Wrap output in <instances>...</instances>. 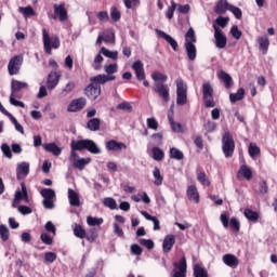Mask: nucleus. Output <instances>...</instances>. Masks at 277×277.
<instances>
[{
	"label": "nucleus",
	"instance_id": "1",
	"mask_svg": "<svg viewBox=\"0 0 277 277\" xmlns=\"http://www.w3.org/2000/svg\"><path fill=\"white\" fill-rule=\"evenodd\" d=\"M70 148L69 163L76 170H84L89 163H92V158H80L77 150H89L92 155H101V148L92 140L71 141Z\"/></svg>",
	"mask_w": 277,
	"mask_h": 277
},
{
	"label": "nucleus",
	"instance_id": "2",
	"mask_svg": "<svg viewBox=\"0 0 277 277\" xmlns=\"http://www.w3.org/2000/svg\"><path fill=\"white\" fill-rule=\"evenodd\" d=\"M43 49L48 55L53 53L52 49H60V38L50 37L45 28L42 29Z\"/></svg>",
	"mask_w": 277,
	"mask_h": 277
},
{
	"label": "nucleus",
	"instance_id": "3",
	"mask_svg": "<svg viewBox=\"0 0 277 277\" xmlns=\"http://www.w3.org/2000/svg\"><path fill=\"white\" fill-rule=\"evenodd\" d=\"M222 144L225 157H233V153H235V140H233V135L229 132L224 133Z\"/></svg>",
	"mask_w": 277,
	"mask_h": 277
},
{
	"label": "nucleus",
	"instance_id": "4",
	"mask_svg": "<svg viewBox=\"0 0 277 277\" xmlns=\"http://www.w3.org/2000/svg\"><path fill=\"white\" fill-rule=\"evenodd\" d=\"M22 66H23V56L22 55L13 56L8 64L9 75L11 76L18 75V72H21Z\"/></svg>",
	"mask_w": 277,
	"mask_h": 277
},
{
	"label": "nucleus",
	"instance_id": "5",
	"mask_svg": "<svg viewBox=\"0 0 277 277\" xmlns=\"http://www.w3.org/2000/svg\"><path fill=\"white\" fill-rule=\"evenodd\" d=\"M213 29L216 49H226V44H228V39L226 38V35L215 25H213Z\"/></svg>",
	"mask_w": 277,
	"mask_h": 277
},
{
	"label": "nucleus",
	"instance_id": "6",
	"mask_svg": "<svg viewBox=\"0 0 277 277\" xmlns=\"http://www.w3.org/2000/svg\"><path fill=\"white\" fill-rule=\"evenodd\" d=\"M175 269H173V277H186L187 276V260L182 258L180 262L174 263Z\"/></svg>",
	"mask_w": 277,
	"mask_h": 277
},
{
	"label": "nucleus",
	"instance_id": "7",
	"mask_svg": "<svg viewBox=\"0 0 277 277\" xmlns=\"http://www.w3.org/2000/svg\"><path fill=\"white\" fill-rule=\"evenodd\" d=\"M84 94L90 101H96L101 96V85L93 84L92 82L84 89Z\"/></svg>",
	"mask_w": 277,
	"mask_h": 277
},
{
	"label": "nucleus",
	"instance_id": "8",
	"mask_svg": "<svg viewBox=\"0 0 277 277\" xmlns=\"http://www.w3.org/2000/svg\"><path fill=\"white\" fill-rule=\"evenodd\" d=\"M89 81H91L94 85H105V83L109 81H116V76L100 74L97 76L91 77Z\"/></svg>",
	"mask_w": 277,
	"mask_h": 277
},
{
	"label": "nucleus",
	"instance_id": "9",
	"mask_svg": "<svg viewBox=\"0 0 277 277\" xmlns=\"http://www.w3.org/2000/svg\"><path fill=\"white\" fill-rule=\"evenodd\" d=\"M154 92H157V94L162 97V101H164V103H168L170 101V89L168 88V85L163 83H156L154 87Z\"/></svg>",
	"mask_w": 277,
	"mask_h": 277
},
{
	"label": "nucleus",
	"instance_id": "10",
	"mask_svg": "<svg viewBox=\"0 0 277 277\" xmlns=\"http://www.w3.org/2000/svg\"><path fill=\"white\" fill-rule=\"evenodd\" d=\"M132 68L136 75L137 81H144V79H146V72L144 71V63H142V61L134 62Z\"/></svg>",
	"mask_w": 277,
	"mask_h": 277
},
{
	"label": "nucleus",
	"instance_id": "11",
	"mask_svg": "<svg viewBox=\"0 0 277 277\" xmlns=\"http://www.w3.org/2000/svg\"><path fill=\"white\" fill-rule=\"evenodd\" d=\"M105 147L107 150H113L114 153H120L122 148L126 150L127 145L124 143L118 142L116 140H110L106 142Z\"/></svg>",
	"mask_w": 277,
	"mask_h": 277
},
{
	"label": "nucleus",
	"instance_id": "12",
	"mask_svg": "<svg viewBox=\"0 0 277 277\" xmlns=\"http://www.w3.org/2000/svg\"><path fill=\"white\" fill-rule=\"evenodd\" d=\"M54 14L58 16L61 23L68 19V11H66V6L64 3L54 4Z\"/></svg>",
	"mask_w": 277,
	"mask_h": 277
},
{
	"label": "nucleus",
	"instance_id": "13",
	"mask_svg": "<svg viewBox=\"0 0 277 277\" xmlns=\"http://www.w3.org/2000/svg\"><path fill=\"white\" fill-rule=\"evenodd\" d=\"M156 34L160 38H163V40H166L170 44V47L173 49V51H176V49H179V42H176V40L174 38H172V36L168 35V34H166V31L159 30V29H156Z\"/></svg>",
	"mask_w": 277,
	"mask_h": 277
},
{
	"label": "nucleus",
	"instance_id": "14",
	"mask_svg": "<svg viewBox=\"0 0 277 277\" xmlns=\"http://www.w3.org/2000/svg\"><path fill=\"white\" fill-rule=\"evenodd\" d=\"M85 103H87V101L83 97H80L78 100H74L69 104V106L67 108V111H71V113L81 111V109L85 107Z\"/></svg>",
	"mask_w": 277,
	"mask_h": 277
},
{
	"label": "nucleus",
	"instance_id": "15",
	"mask_svg": "<svg viewBox=\"0 0 277 277\" xmlns=\"http://www.w3.org/2000/svg\"><path fill=\"white\" fill-rule=\"evenodd\" d=\"M187 198L190 202H195V205H198V202H200V194L198 193V188L196 187V185L188 186Z\"/></svg>",
	"mask_w": 277,
	"mask_h": 277
},
{
	"label": "nucleus",
	"instance_id": "16",
	"mask_svg": "<svg viewBox=\"0 0 277 277\" xmlns=\"http://www.w3.org/2000/svg\"><path fill=\"white\" fill-rule=\"evenodd\" d=\"M57 83H60V75L55 71H51L47 78L48 90H55V88H57Z\"/></svg>",
	"mask_w": 277,
	"mask_h": 277
},
{
	"label": "nucleus",
	"instance_id": "17",
	"mask_svg": "<svg viewBox=\"0 0 277 277\" xmlns=\"http://www.w3.org/2000/svg\"><path fill=\"white\" fill-rule=\"evenodd\" d=\"M68 200L70 207H81V198L79 193L75 192L72 188H68Z\"/></svg>",
	"mask_w": 277,
	"mask_h": 277
},
{
	"label": "nucleus",
	"instance_id": "18",
	"mask_svg": "<svg viewBox=\"0 0 277 277\" xmlns=\"http://www.w3.org/2000/svg\"><path fill=\"white\" fill-rule=\"evenodd\" d=\"M42 146L47 153H51L54 157L62 155V147L57 146L55 143H45Z\"/></svg>",
	"mask_w": 277,
	"mask_h": 277
},
{
	"label": "nucleus",
	"instance_id": "19",
	"mask_svg": "<svg viewBox=\"0 0 277 277\" xmlns=\"http://www.w3.org/2000/svg\"><path fill=\"white\" fill-rule=\"evenodd\" d=\"M174 243H176V238L174 237V235H168L167 237H164L163 243H162L163 252L166 253L170 252Z\"/></svg>",
	"mask_w": 277,
	"mask_h": 277
},
{
	"label": "nucleus",
	"instance_id": "20",
	"mask_svg": "<svg viewBox=\"0 0 277 277\" xmlns=\"http://www.w3.org/2000/svg\"><path fill=\"white\" fill-rule=\"evenodd\" d=\"M17 179H25L29 174V164L28 162H22L17 164L16 169Z\"/></svg>",
	"mask_w": 277,
	"mask_h": 277
},
{
	"label": "nucleus",
	"instance_id": "21",
	"mask_svg": "<svg viewBox=\"0 0 277 277\" xmlns=\"http://www.w3.org/2000/svg\"><path fill=\"white\" fill-rule=\"evenodd\" d=\"M223 263H225V265H227L228 267H233V269H235V267L239 265V260L233 254H225L223 256Z\"/></svg>",
	"mask_w": 277,
	"mask_h": 277
},
{
	"label": "nucleus",
	"instance_id": "22",
	"mask_svg": "<svg viewBox=\"0 0 277 277\" xmlns=\"http://www.w3.org/2000/svg\"><path fill=\"white\" fill-rule=\"evenodd\" d=\"M258 43L260 45V51H262L263 55H266L269 50V38L267 36L260 37L258 38Z\"/></svg>",
	"mask_w": 277,
	"mask_h": 277
},
{
	"label": "nucleus",
	"instance_id": "23",
	"mask_svg": "<svg viewBox=\"0 0 277 277\" xmlns=\"http://www.w3.org/2000/svg\"><path fill=\"white\" fill-rule=\"evenodd\" d=\"M232 4H228V1L227 0H220L217 3H216V6L214 9V12L216 14H224L227 12L228 8H230Z\"/></svg>",
	"mask_w": 277,
	"mask_h": 277
},
{
	"label": "nucleus",
	"instance_id": "24",
	"mask_svg": "<svg viewBox=\"0 0 277 277\" xmlns=\"http://www.w3.org/2000/svg\"><path fill=\"white\" fill-rule=\"evenodd\" d=\"M219 79H221V81H223V83H225V88H227V90H228V88H232L233 77H230V75L226 74V71L220 70Z\"/></svg>",
	"mask_w": 277,
	"mask_h": 277
},
{
	"label": "nucleus",
	"instance_id": "25",
	"mask_svg": "<svg viewBox=\"0 0 277 277\" xmlns=\"http://www.w3.org/2000/svg\"><path fill=\"white\" fill-rule=\"evenodd\" d=\"M21 187H22V192L17 190L15 193L14 198L18 201H21L24 198V200H26V202H29V195L27 194V186H25V183H22Z\"/></svg>",
	"mask_w": 277,
	"mask_h": 277
},
{
	"label": "nucleus",
	"instance_id": "26",
	"mask_svg": "<svg viewBox=\"0 0 277 277\" xmlns=\"http://www.w3.org/2000/svg\"><path fill=\"white\" fill-rule=\"evenodd\" d=\"M153 176L154 185H156V187H161V185H163V175H161V170L155 167L153 170Z\"/></svg>",
	"mask_w": 277,
	"mask_h": 277
},
{
	"label": "nucleus",
	"instance_id": "27",
	"mask_svg": "<svg viewBox=\"0 0 277 277\" xmlns=\"http://www.w3.org/2000/svg\"><path fill=\"white\" fill-rule=\"evenodd\" d=\"M141 215H143L145 220L154 223V230H161V226L159 225V220L157 219V216H153L146 211H141Z\"/></svg>",
	"mask_w": 277,
	"mask_h": 277
},
{
	"label": "nucleus",
	"instance_id": "28",
	"mask_svg": "<svg viewBox=\"0 0 277 277\" xmlns=\"http://www.w3.org/2000/svg\"><path fill=\"white\" fill-rule=\"evenodd\" d=\"M27 82L18 81V80H12L11 82V94H15V92H21V90H24V88H27Z\"/></svg>",
	"mask_w": 277,
	"mask_h": 277
},
{
	"label": "nucleus",
	"instance_id": "29",
	"mask_svg": "<svg viewBox=\"0 0 277 277\" xmlns=\"http://www.w3.org/2000/svg\"><path fill=\"white\" fill-rule=\"evenodd\" d=\"M184 47L186 49L188 60H190V62H194V60H196V44L185 43Z\"/></svg>",
	"mask_w": 277,
	"mask_h": 277
},
{
	"label": "nucleus",
	"instance_id": "30",
	"mask_svg": "<svg viewBox=\"0 0 277 277\" xmlns=\"http://www.w3.org/2000/svg\"><path fill=\"white\" fill-rule=\"evenodd\" d=\"M87 128L89 131H100L101 130V119L98 118H92L88 121Z\"/></svg>",
	"mask_w": 277,
	"mask_h": 277
},
{
	"label": "nucleus",
	"instance_id": "31",
	"mask_svg": "<svg viewBox=\"0 0 277 277\" xmlns=\"http://www.w3.org/2000/svg\"><path fill=\"white\" fill-rule=\"evenodd\" d=\"M238 174L242 175L246 181H252V169L246 164L240 166Z\"/></svg>",
	"mask_w": 277,
	"mask_h": 277
},
{
	"label": "nucleus",
	"instance_id": "32",
	"mask_svg": "<svg viewBox=\"0 0 277 277\" xmlns=\"http://www.w3.org/2000/svg\"><path fill=\"white\" fill-rule=\"evenodd\" d=\"M169 155L171 159H176V161H182V159H185V155L183 154V151H181L176 147L170 148Z\"/></svg>",
	"mask_w": 277,
	"mask_h": 277
},
{
	"label": "nucleus",
	"instance_id": "33",
	"mask_svg": "<svg viewBox=\"0 0 277 277\" xmlns=\"http://www.w3.org/2000/svg\"><path fill=\"white\" fill-rule=\"evenodd\" d=\"M202 96L203 98H213V87H211V83L206 82L202 84Z\"/></svg>",
	"mask_w": 277,
	"mask_h": 277
},
{
	"label": "nucleus",
	"instance_id": "34",
	"mask_svg": "<svg viewBox=\"0 0 277 277\" xmlns=\"http://www.w3.org/2000/svg\"><path fill=\"white\" fill-rule=\"evenodd\" d=\"M245 94H246V91L240 88L236 93H232L229 95L230 103H237V101H242Z\"/></svg>",
	"mask_w": 277,
	"mask_h": 277
},
{
	"label": "nucleus",
	"instance_id": "35",
	"mask_svg": "<svg viewBox=\"0 0 277 277\" xmlns=\"http://www.w3.org/2000/svg\"><path fill=\"white\" fill-rule=\"evenodd\" d=\"M151 153H153V159L155 161H163V157H166V154L161 148L153 147Z\"/></svg>",
	"mask_w": 277,
	"mask_h": 277
},
{
	"label": "nucleus",
	"instance_id": "36",
	"mask_svg": "<svg viewBox=\"0 0 277 277\" xmlns=\"http://www.w3.org/2000/svg\"><path fill=\"white\" fill-rule=\"evenodd\" d=\"M40 194L44 200H53L55 198V190L53 188H42Z\"/></svg>",
	"mask_w": 277,
	"mask_h": 277
},
{
	"label": "nucleus",
	"instance_id": "37",
	"mask_svg": "<svg viewBox=\"0 0 277 277\" xmlns=\"http://www.w3.org/2000/svg\"><path fill=\"white\" fill-rule=\"evenodd\" d=\"M185 44H196V32L194 28H189L185 35Z\"/></svg>",
	"mask_w": 277,
	"mask_h": 277
},
{
	"label": "nucleus",
	"instance_id": "38",
	"mask_svg": "<svg viewBox=\"0 0 277 277\" xmlns=\"http://www.w3.org/2000/svg\"><path fill=\"white\" fill-rule=\"evenodd\" d=\"M104 72L107 77H114L118 72V64H109L104 66Z\"/></svg>",
	"mask_w": 277,
	"mask_h": 277
},
{
	"label": "nucleus",
	"instance_id": "39",
	"mask_svg": "<svg viewBox=\"0 0 277 277\" xmlns=\"http://www.w3.org/2000/svg\"><path fill=\"white\" fill-rule=\"evenodd\" d=\"M74 235L78 237V239H85V229L81 225L75 224Z\"/></svg>",
	"mask_w": 277,
	"mask_h": 277
},
{
	"label": "nucleus",
	"instance_id": "40",
	"mask_svg": "<svg viewBox=\"0 0 277 277\" xmlns=\"http://www.w3.org/2000/svg\"><path fill=\"white\" fill-rule=\"evenodd\" d=\"M18 12L25 16V18L29 16H36V11L31 6H19Z\"/></svg>",
	"mask_w": 277,
	"mask_h": 277
},
{
	"label": "nucleus",
	"instance_id": "41",
	"mask_svg": "<svg viewBox=\"0 0 277 277\" xmlns=\"http://www.w3.org/2000/svg\"><path fill=\"white\" fill-rule=\"evenodd\" d=\"M176 93H187V84L183 78H177L176 81Z\"/></svg>",
	"mask_w": 277,
	"mask_h": 277
},
{
	"label": "nucleus",
	"instance_id": "42",
	"mask_svg": "<svg viewBox=\"0 0 277 277\" xmlns=\"http://www.w3.org/2000/svg\"><path fill=\"white\" fill-rule=\"evenodd\" d=\"M194 276L195 277H209L207 269L202 268L200 265L196 264L194 266Z\"/></svg>",
	"mask_w": 277,
	"mask_h": 277
},
{
	"label": "nucleus",
	"instance_id": "43",
	"mask_svg": "<svg viewBox=\"0 0 277 277\" xmlns=\"http://www.w3.org/2000/svg\"><path fill=\"white\" fill-rule=\"evenodd\" d=\"M197 181L201 183V185L209 187L211 185V182H209V177L207 176V173L203 171H200L197 173Z\"/></svg>",
	"mask_w": 277,
	"mask_h": 277
},
{
	"label": "nucleus",
	"instance_id": "44",
	"mask_svg": "<svg viewBox=\"0 0 277 277\" xmlns=\"http://www.w3.org/2000/svg\"><path fill=\"white\" fill-rule=\"evenodd\" d=\"M122 17V14L120 13V10L116 6L110 8V18L114 23H118L120 18Z\"/></svg>",
	"mask_w": 277,
	"mask_h": 277
},
{
	"label": "nucleus",
	"instance_id": "45",
	"mask_svg": "<svg viewBox=\"0 0 277 277\" xmlns=\"http://www.w3.org/2000/svg\"><path fill=\"white\" fill-rule=\"evenodd\" d=\"M245 217H247V220H249L250 222H256L259 220V213L251 209H246Z\"/></svg>",
	"mask_w": 277,
	"mask_h": 277
},
{
	"label": "nucleus",
	"instance_id": "46",
	"mask_svg": "<svg viewBox=\"0 0 277 277\" xmlns=\"http://www.w3.org/2000/svg\"><path fill=\"white\" fill-rule=\"evenodd\" d=\"M249 155L252 159L256 157V155H261V148L256 146L255 143L249 144Z\"/></svg>",
	"mask_w": 277,
	"mask_h": 277
},
{
	"label": "nucleus",
	"instance_id": "47",
	"mask_svg": "<svg viewBox=\"0 0 277 277\" xmlns=\"http://www.w3.org/2000/svg\"><path fill=\"white\" fill-rule=\"evenodd\" d=\"M103 205L104 207H108V209H111V211H114V209H117L118 207V203L111 197L104 198Z\"/></svg>",
	"mask_w": 277,
	"mask_h": 277
},
{
	"label": "nucleus",
	"instance_id": "48",
	"mask_svg": "<svg viewBox=\"0 0 277 277\" xmlns=\"http://www.w3.org/2000/svg\"><path fill=\"white\" fill-rule=\"evenodd\" d=\"M169 118V122L171 124V129L172 131H174L175 133H181V131H183V127L181 126V123L175 122L174 118H172V116H168Z\"/></svg>",
	"mask_w": 277,
	"mask_h": 277
},
{
	"label": "nucleus",
	"instance_id": "49",
	"mask_svg": "<svg viewBox=\"0 0 277 277\" xmlns=\"http://www.w3.org/2000/svg\"><path fill=\"white\" fill-rule=\"evenodd\" d=\"M0 238L2 241L10 239V228L5 225H0Z\"/></svg>",
	"mask_w": 277,
	"mask_h": 277
},
{
	"label": "nucleus",
	"instance_id": "50",
	"mask_svg": "<svg viewBox=\"0 0 277 277\" xmlns=\"http://www.w3.org/2000/svg\"><path fill=\"white\" fill-rule=\"evenodd\" d=\"M101 53H103L105 57H109V60H118V51H110L106 48H102Z\"/></svg>",
	"mask_w": 277,
	"mask_h": 277
},
{
	"label": "nucleus",
	"instance_id": "51",
	"mask_svg": "<svg viewBox=\"0 0 277 277\" xmlns=\"http://www.w3.org/2000/svg\"><path fill=\"white\" fill-rule=\"evenodd\" d=\"M176 11V2L174 0L171 1V5L168 8L166 16L169 21L174 18V12Z\"/></svg>",
	"mask_w": 277,
	"mask_h": 277
},
{
	"label": "nucleus",
	"instance_id": "52",
	"mask_svg": "<svg viewBox=\"0 0 277 277\" xmlns=\"http://www.w3.org/2000/svg\"><path fill=\"white\" fill-rule=\"evenodd\" d=\"M228 11L232 12V14H234L235 18H237L238 21H241V16H243L241 9L232 4L228 6Z\"/></svg>",
	"mask_w": 277,
	"mask_h": 277
},
{
	"label": "nucleus",
	"instance_id": "53",
	"mask_svg": "<svg viewBox=\"0 0 277 277\" xmlns=\"http://www.w3.org/2000/svg\"><path fill=\"white\" fill-rule=\"evenodd\" d=\"M87 224L89 226H101L103 224V219L94 217V216H88L87 217Z\"/></svg>",
	"mask_w": 277,
	"mask_h": 277
},
{
	"label": "nucleus",
	"instance_id": "54",
	"mask_svg": "<svg viewBox=\"0 0 277 277\" xmlns=\"http://www.w3.org/2000/svg\"><path fill=\"white\" fill-rule=\"evenodd\" d=\"M103 60L104 58H103V55H101V53L96 54L92 64V68H94V70H101V65L103 64Z\"/></svg>",
	"mask_w": 277,
	"mask_h": 277
},
{
	"label": "nucleus",
	"instance_id": "55",
	"mask_svg": "<svg viewBox=\"0 0 277 277\" xmlns=\"http://www.w3.org/2000/svg\"><path fill=\"white\" fill-rule=\"evenodd\" d=\"M138 243L141 246H144L145 248H147V250H153V248H155V242L151 240V239H144V238H141L138 240Z\"/></svg>",
	"mask_w": 277,
	"mask_h": 277
},
{
	"label": "nucleus",
	"instance_id": "56",
	"mask_svg": "<svg viewBox=\"0 0 277 277\" xmlns=\"http://www.w3.org/2000/svg\"><path fill=\"white\" fill-rule=\"evenodd\" d=\"M187 104V93H176V105H186Z\"/></svg>",
	"mask_w": 277,
	"mask_h": 277
},
{
	"label": "nucleus",
	"instance_id": "57",
	"mask_svg": "<svg viewBox=\"0 0 277 277\" xmlns=\"http://www.w3.org/2000/svg\"><path fill=\"white\" fill-rule=\"evenodd\" d=\"M151 79H154L155 81H162V83H166L168 81V76L161 72H153Z\"/></svg>",
	"mask_w": 277,
	"mask_h": 277
},
{
	"label": "nucleus",
	"instance_id": "58",
	"mask_svg": "<svg viewBox=\"0 0 277 277\" xmlns=\"http://www.w3.org/2000/svg\"><path fill=\"white\" fill-rule=\"evenodd\" d=\"M76 84L75 81H68L62 89V92H64L65 94H70V92H72V90H75Z\"/></svg>",
	"mask_w": 277,
	"mask_h": 277
},
{
	"label": "nucleus",
	"instance_id": "59",
	"mask_svg": "<svg viewBox=\"0 0 277 277\" xmlns=\"http://www.w3.org/2000/svg\"><path fill=\"white\" fill-rule=\"evenodd\" d=\"M1 150L4 155V157H6V159H12V149L10 148V145L3 143L1 145Z\"/></svg>",
	"mask_w": 277,
	"mask_h": 277
},
{
	"label": "nucleus",
	"instance_id": "60",
	"mask_svg": "<svg viewBox=\"0 0 277 277\" xmlns=\"http://www.w3.org/2000/svg\"><path fill=\"white\" fill-rule=\"evenodd\" d=\"M203 128L207 131V133H213V131H215V129H217V124L213 121H207L203 124Z\"/></svg>",
	"mask_w": 277,
	"mask_h": 277
},
{
	"label": "nucleus",
	"instance_id": "61",
	"mask_svg": "<svg viewBox=\"0 0 277 277\" xmlns=\"http://www.w3.org/2000/svg\"><path fill=\"white\" fill-rule=\"evenodd\" d=\"M147 129H151L153 131H157L159 129V122L155 118L147 119Z\"/></svg>",
	"mask_w": 277,
	"mask_h": 277
},
{
	"label": "nucleus",
	"instance_id": "62",
	"mask_svg": "<svg viewBox=\"0 0 277 277\" xmlns=\"http://www.w3.org/2000/svg\"><path fill=\"white\" fill-rule=\"evenodd\" d=\"M40 239H41L42 243H44L45 246H53V238H51V236H49V234L42 233L40 236Z\"/></svg>",
	"mask_w": 277,
	"mask_h": 277
},
{
	"label": "nucleus",
	"instance_id": "63",
	"mask_svg": "<svg viewBox=\"0 0 277 277\" xmlns=\"http://www.w3.org/2000/svg\"><path fill=\"white\" fill-rule=\"evenodd\" d=\"M228 17H224V16H219L215 19L216 25H219L220 27H222L224 29V27H226V25H228Z\"/></svg>",
	"mask_w": 277,
	"mask_h": 277
},
{
	"label": "nucleus",
	"instance_id": "64",
	"mask_svg": "<svg viewBox=\"0 0 277 277\" xmlns=\"http://www.w3.org/2000/svg\"><path fill=\"white\" fill-rule=\"evenodd\" d=\"M127 10H132L136 5H140V0H123Z\"/></svg>",
	"mask_w": 277,
	"mask_h": 277
}]
</instances>
